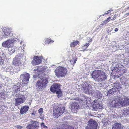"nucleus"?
<instances>
[{"mask_svg":"<svg viewBox=\"0 0 129 129\" xmlns=\"http://www.w3.org/2000/svg\"><path fill=\"white\" fill-rule=\"evenodd\" d=\"M92 76L94 80L99 82L104 81L107 78L105 72L100 70L94 71L92 73Z\"/></svg>","mask_w":129,"mask_h":129,"instance_id":"obj_1","label":"nucleus"},{"mask_svg":"<svg viewBox=\"0 0 129 129\" xmlns=\"http://www.w3.org/2000/svg\"><path fill=\"white\" fill-rule=\"evenodd\" d=\"M16 41L14 39H11L4 42L2 43L3 47L8 48V53L10 54H12L15 51V47H12L13 44ZM16 50L15 51H16Z\"/></svg>","mask_w":129,"mask_h":129,"instance_id":"obj_2","label":"nucleus"},{"mask_svg":"<svg viewBox=\"0 0 129 129\" xmlns=\"http://www.w3.org/2000/svg\"><path fill=\"white\" fill-rule=\"evenodd\" d=\"M40 79L36 84V87L39 90H41L45 87L48 82L47 79L45 77H40Z\"/></svg>","mask_w":129,"mask_h":129,"instance_id":"obj_3","label":"nucleus"},{"mask_svg":"<svg viewBox=\"0 0 129 129\" xmlns=\"http://www.w3.org/2000/svg\"><path fill=\"white\" fill-rule=\"evenodd\" d=\"M67 73V68L64 67H58L55 71V73L58 77H63L65 76Z\"/></svg>","mask_w":129,"mask_h":129,"instance_id":"obj_4","label":"nucleus"},{"mask_svg":"<svg viewBox=\"0 0 129 129\" xmlns=\"http://www.w3.org/2000/svg\"><path fill=\"white\" fill-rule=\"evenodd\" d=\"M47 69L46 66H41L39 67L37 69H34V71L36 74L34 75L33 77L34 78H39L41 77H42L44 76L43 73L45 71L47 72L46 70Z\"/></svg>","mask_w":129,"mask_h":129,"instance_id":"obj_5","label":"nucleus"},{"mask_svg":"<svg viewBox=\"0 0 129 129\" xmlns=\"http://www.w3.org/2000/svg\"><path fill=\"white\" fill-rule=\"evenodd\" d=\"M122 99L123 97L120 95L115 96L111 102V105L113 107H120V101Z\"/></svg>","mask_w":129,"mask_h":129,"instance_id":"obj_6","label":"nucleus"},{"mask_svg":"<svg viewBox=\"0 0 129 129\" xmlns=\"http://www.w3.org/2000/svg\"><path fill=\"white\" fill-rule=\"evenodd\" d=\"M60 88V85L57 83H55L51 86L50 89L51 91L53 92H55L56 91V93L57 94V97L59 98L62 95V92L61 90L59 89Z\"/></svg>","mask_w":129,"mask_h":129,"instance_id":"obj_7","label":"nucleus"},{"mask_svg":"<svg viewBox=\"0 0 129 129\" xmlns=\"http://www.w3.org/2000/svg\"><path fill=\"white\" fill-rule=\"evenodd\" d=\"M65 107L63 106L58 107L57 109H54L53 110V114L55 118H57L64 112Z\"/></svg>","mask_w":129,"mask_h":129,"instance_id":"obj_8","label":"nucleus"},{"mask_svg":"<svg viewBox=\"0 0 129 129\" xmlns=\"http://www.w3.org/2000/svg\"><path fill=\"white\" fill-rule=\"evenodd\" d=\"M97 124L96 121L93 119H91L88 122L86 127V129H96Z\"/></svg>","mask_w":129,"mask_h":129,"instance_id":"obj_9","label":"nucleus"},{"mask_svg":"<svg viewBox=\"0 0 129 129\" xmlns=\"http://www.w3.org/2000/svg\"><path fill=\"white\" fill-rule=\"evenodd\" d=\"M43 58L42 56H35L31 62L32 64L33 65H36L40 64L42 62Z\"/></svg>","mask_w":129,"mask_h":129,"instance_id":"obj_10","label":"nucleus"},{"mask_svg":"<svg viewBox=\"0 0 129 129\" xmlns=\"http://www.w3.org/2000/svg\"><path fill=\"white\" fill-rule=\"evenodd\" d=\"M29 75L26 73L24 74H21L20 76V78L22 81L23 83L26 84L28 83L30 78Z\"/></svg>","mask_w":129,"mask_h":129,"instance_id":"obj_11","label":"nucleus"},{"mask_svg":"<svg viewBox=\"0 0 129 129\" xmlns=\"http://www.w3.org/2000/svg\"><path fill=\"white\" fill-rule=\"evenodd\" d=\"M26 99L23 95H20L18 98L15 99L16 103L15 105L17 106L20 104L24 103Z\"/></svg>","mask_w":129,"mask_h":129,"instance_id":"obj_12","label":"nucleus"},{"mask_svg":"<svg viewBox=\"0 0 129 129\" xmlns=\"http://www.w3.org/2000/svg\"><path fill=\"white\" fill-rule=\"evenodd\" d=\"M85 86L83 87V91L86 93H90L91 94H93L92 91V87H91L87 83H85Z\"/></svg>","mask_w":129,"mask_h":129,"instance_id":"obj_13","label":"nucleus"},{"mask_svg":"<svg viewBox=\"0 0 129 129\" xmlns=\"http://www.w3.org/2000/svg\"><path fill=\"white\" fill-rule=\"evenodd\" d=\"M31 123L29 124L26 126L28 129L31 128L35 129L39 125V122L36 121L31 120Z\"/></svg>","mask_w":129,"mask_h":129,"instance_id":"obj_14","label":"nucleus"},{"mask_svg":"<svg viewBox=\"0 0 129 129\" xmlns=\"http://www.w3.org/2000/svg\"><path fill=\"white\" fill-rule=\"evenodd\" d=\"M119 84L115 85L114 87L112 89H110L108 91L109 93L112 94H114L115 92L117 91H119V90L121 88V87L120 86Z\"/></svg>","mask_w":129,"mask_h":129,"instance_id":"obj_15","label":"nucleus"},{"mask_svg":"<svg viewBox=\"0 0 129 129\" xmlns=\"http://www.w3.org/2000/svg\"><path fill=\"white\" fill-rule=\"evenodd\" d=\"M121 107L126 106L129 104V99L127 98H124L121 101Z\"/></svg>","mask_w":129,"mask_h":129,"instance_id":"obj_16","label":"nucleus"},{"mask_svg":"<svg viewBox=\"0 0 129 129\" xmlns=\"http://www.w3.org/2000/svg\"><path fill=\"white\" fill-rule=\"evenodd\" d=\"M4 34L5 36H12L13 32L12 30L10 28H7L5 29L4 31Z\"/></svg>","mask_w":129,"mask_h":129,"instance_id":"obj_17","label":"nucleus"},{"mask_svg":"<svg viewBox=\"0 0 129 129\" xmlns=\"http://www.w3.org/2000/svg\"><path fill=\"white\" fill-rule=\"evenodd\" d=\"M79 108L78 104L76 102H73L72 104L71 108L73 112H76Z\"/></svg>","mask_w":129,"mask_h":129,"instance_id":"obj_18","label":"nucleus"},{"mask_svg":"<svg viewBox=\"0 0 129 129\" xmlns=\"http://www.w3.org/2000/svg\"><path fill=\"white\" fill-rule=\"evenodd\" d=\"M123 126L119 123H116L112 126V129H124Z\"/></svg>","mask_w":129,"mask_h":129,"instance_id":"obj_19","label":"nucleus"},{"mask_svg":"<svg viewBox=\"0 0 129 129\" xmlns=\"http://www.w3.org/2000/svg\"><path fill=\"white\" fill-rule=\"evenodd\" d=\"M21 61L17 58L15 57L13 59L12 62L13 64L15 66H17L20 65L21 63Z\"/></svg>","mask_w":129,"mask_h":129,"instance_id":"obj_20","label":"nucleus"},{"mask_svg":"<svg viewBox=\"0 0 129 129\" xmlns=\"http://www.w3.org/2000/svg\"><path fill=\"white\" fill-rule=\"evenodd\" d=\"M92 92L93 94H94V96L97 97L99 99H100L102 96V95L100 92L97 90H95L94 91L93 90Z\"/></svg>","mask_w":129,"mask_h":129,"instance_id":"obj_21","label":"nucleus"},{"mask_svg":"<svg viewBox=\"0 0 129 129\" xmlns=\"http://www.w3.org/2000/svg\"><path fill=\"white\" fill-rule=\"evenodd\" d=\"M29 109V107L27 106H24L21 107L20 110L21 114H23L25 113Z\"/></svg>","mask_w":129,"mask_h":129,"instance_id":"obj_22","label":"nucleus"},{"mask_svg":"<svg viewBox=\"0 0 129 129\" xmlns=\"http://www.w3.org/2000/svg\"><path fill=\"white\" fill-rule=\"evenodd\" d=\"M72 58L70 60L69 63V64H70L71 65L73 66L77 61V56H72Z\"/></svg>","mask_w":129,"mask_h":129,"instance_id":"obj_23","label":"nucleus"},{"mask_svg":"<svg viewBox=\"0 0 129 129\" xmlns=\"http://www.w3.org/2000/svg\"><path fill=\"white\" fill-rule=\"evenodd\" d=\"M43 109L41 108L39 109L38 113L39 114V117L41 119H44V115L43 114Z\"/></svg>","mask_w":129,"mask_h":129,"instance_id":"obj_24","label":"nucleus"},{"mask_svg":"<svg viewBox=\"0 0 129 129\" xmlns=\"http://www.w3.org/2000/svg\"><path fill=\"white\" fill-rule=\"evenodd\" d=\"M16 58L18 59L20 61H21L23 57H25L24 53H20L18 54L16 56Z\"/></svg>","mask_w":129,"mask_h":129,"instance_id":"obj_25","label":"nucleus"},{"mask_svg":"<svg viewBox=\"0 0 129 129\" xmlns=\"http://www.w3.org/2000/svg\"><path fill=\"white\" fill-rule=\"evenodd\" d=\"M68 125L66 124L60 125L59 126L56 127L57 129H62V128H67Z\"/></svg>","mask_w":129,"mask_h":129,"instance_id":"obj_26","label":"nucleus"},{"mask_svg":"<svg viewBox=\"0 0 129 129\" xmlns=\"http://www.w3.org/2000/svg\"><path fill=\"white\" fill-rule=\"evenodd\" d=\"M20 87L19 85H15L13 88V90L17 92L20 90Z\"/></svg>","mask_w":129,"mask_h":129,"instance_id":"obj_27","label":"nucleus"},{"mask_svg":"<svg viewBox=\"0 0 129 129\" xmlns=\"http://www.w3.org/2000/svg\"><path fill=\"white\" fill-rule=\"evenodd\" d=\"M54 42L53 40L49 39L48 38L45 39L44 41V43H43V44H49L50 42Z\"/></svg>","mask_w":129,"mask_h":129,"instance_id":"obj_28","label":"nucleus"},{"mask_svg":"<svg viewBox=\"0 0 129 129\" xmlns=\"http://www.w3.org/2000/svg\"><path fill=\"white\" fill-rule=\"evenodd\" d=\"M78 43L79 42L78 41L74 40L71 43L70 46L71 47H75V46L77 45Z\"/></svg>","mask_w":129,"mask_h":129,"instance_id":"obj_29","label":"nucleus"},{"mask_svg":"<svg viewBox=\"0 0 129 129\" xmlns=\"http://www.w3.org/2000/svg\"><path fill=\"white\" fill-rule=\"evenodd\" d=\"M24 44L23 45V46H20L19 47L18 49V52L20 53H24L23 49L24 48Z\"/></svg>","mask_w":129,"mask_h":129,"instance_id":"obj_30","label":"nucleus"},{"mask_svg":"<svg viewBox=\"0 0 129 129\" xmlns=\"http://www.w3.org/2000/svg\"><path fill=\"white\" fill-rule=\"evenodd\" d=\"M99 106L98 105V104H94L93 106V108L95 110H96L99 109Z\"/></svg>","mask_w":129,"mask_h":129,"instance_id":"obj_31","label":"nucleus"},{"mask_svg":"<svg viewBox=\"0 0 129 129\" xmlns=\"http://www.w3.org/2000/svg\"><path fill=\"white\" fill-rule=\"evenodd\" d=\"M124 114L126 115L129 114V108L126 109V110H125L123 112Z\"/></svg>","mask_w":129,"mask_h":129,"instance_id":"obj_32","label":"nucleus"},{"mask_svg":"<svg viewBox=\"0 0 129 129\" xmlns=\"http://www.w3.org/2000/svg\"><path fill=\"white\" fill-rule=\"evenodd\" d=\"M5 94L4 92L0 93V97L4 99L5 98Z\"/></svg>","mask_w":129,"mask_h":129,"instance_id":"obj_33","label":"nucleus"},{"mask_svg":"<svg viewBox=\"0 0 129 129\" xmlns=\"http://www.w3.org/2000/svg\"><path fill=\"white\" fill-rule=\"evenodd\" d=\"M41 126L42 127L44 128H46L47 126L45 125V124L44 123H41Z\"/></svg>","mask_w":129,"mask_h":129,"instance_id":"obj_34","label":"nucleus"},{"mask_svg":"<svg viewBox=\"0 0 129 129\" xmlns=\"http://www.w3.org/2000/svg\"><path fill=\"white\" fill-rule=\"evenodd\" d=\"M89 44L88 43H87L85 44H84V45L83 46V47H86V48L88 47L89 46Z\"/></svg>","mask_w":129,"mask_h":129,"instance_id":"obj_35","label":"nucleus"},{"mask_svg":"<svg viewBox=\"0 0 129 129\" xmlns=\"http://www.w3.org/2000/svg\"><path fill=\"white\" fill-rule=\"evenodd\" d=\"M4 63V60L2 59V58L0 57V65Z\"/></svg>","mask_w":129,"mask_h":129,"instance_id":"obj_36","label":"nucleus"},{"mask_svg":"<svg viewBox=\"0 0 129 129\" xmlns=\"http://www.w3.org/2000/svg\"><path fill=\"white\" fill-rule=\"evenodd\" d=\"M62 129H74V128L73 127L68 125V127H67V128H62Z\"/></svg>","mask_w":129,"mask_h":129,"instance_id":"obj_37","label":"nucleus"},{"mask_svg":"<svg viewBox=\"0 0 129 129\" xmlns=\"http://www.w3.org/2000/svg\"><path fill=\"white\" fill-rule=\"evenodd\" d=\"M99 106V109H102L103 107V105L102 104H98Z\"/></svg>","mask_w":129,"mask_h":129,"instance_id":"obj_38","label":"nucleus"},{"mask_svg":"<svg viewBox=\"0 0 129 129\" xmlns=\"http://www.w3.org/2000/svg\"><path fill=\"white\" fill-rule=\"evenodd\" d=\"M110 18V17H108L107 18V19L106 20H105V21H106V23H108L109 21Z\"/></svg>","mask_w":129,"mask_h":129,"instance_id":"obj_39","label":"nucleus"},{"mask_svg":"<svg viewBox=\"0 0 129 129\" xmlns=\"http://www.w3.org/2000/svg\"><path fill=\"white\" fill-rule=\"evenodd\" d=\"M111 12L110 10H109L108 11H107V12H106L105 13V14H108L109 13H110Z\"/></svg>","mask_w":129,"mask_h":129,"instance_id":"obj_40","label":"nucleus"},{"mask_svg":"<svg viewBox=\"0 0 129 129\" xmlns=\"http://www.w3.org/2000/svg\"><path fill=\"white\" fill-rule=\"evenodd\" d=\"M115 16L114 15L113 17H111V20H113L114 19H115Z\"/></svg>","mask_w":129,"mask_h":129,"instance_id":"obj_41","label":"nucleus"},{"mask_svg":"<svg viewBox=\"0 0 129 129\" xmlns=\"http://www.w3.org/2000/svg\"><path fill=\"white\" fill-rule=\"evenodd\" d=\"M17 127L18 129H21L22 128V127L18 125L17 126Z\"/></svg>","mask_w":129,"mask_h":129,"instance_id":"obj_42","label":"nucleus"},{"mask_svg":"<svg viewBox=\"0 0 129 129\" xmlns=\"http://www.w3.org/2000/svg\"><path fill=\"white\" fill-rule=\"evenodd\" d=\"M106 21H104L102 22V24L103 25V24H105L106 23Z\"/></svg>","mask_w":129,"mask_h":129,"instance_id":"obj_43","label":"nucleus"},{"mask_svg":"<svg viewBox=\"0 0 129 129\" xmlns=\"http://www.w3.org/2000/svg\"><path fill=\"white\" fill-rule=\"evenodd\" d=\"M88 39L89 40V42H91L92 41V39L91 38H88Z\"/></svg>","mask_w":129,"mask_h":129,"instance_id":"obj_44","label":"nucleus"},{"mask_svg":"<svg viewBox=\"0 0 129 129\" xmlns=\"http://www.w3.org/2000/svg\"><path fill=\"white\" fill-rule=\"evenodd\" d=\"M118 29L117 28H115V29L114 30L115 31H118Z\"/></svg>","mask_w":129,"mask_h":129,"instance_id":"obj_45","label":"nucleus"},{"mask_svg":"<svg viewBox=\"0 0 129 129\" xmlns=\"http://www.w3.org/2000/svg\"><path fill=\"white\" fill-rule=\"evenodd\" d=\"M31 114H32L33 115H35V113H34V112L32 113H31Z\"/></svg>","mask_w":129,"mask_h":129,"instance_id":"obj_46","label":"nucleus"},{"mask_svg":"<svg viewBox=\"0 0 129 129\" xmlns=\"http://www.w3.org/2000/svg\"><path fill=\"white\" fill-rule=\"evenodd\" d=\"M106 15V14H105V13H104V14H103V15H100V17H101V16H102V15L104 16V15Z\"/></svg>","mask_w":129,"mask_h":129,"instance_id":"obj_47","label":"nucleus"},{"mask_svg":"<svg viewBox=\"0 0 129 129\" xmlns=\"http://www.w3.org/2000/svg\"><path fill=\"white\" fill-rule=\"evenodd\" d=\"M126 15H127V16H128L129 15V12L128 13H126Z\"/></svg>","mask_w":129,"mask_h":129,"instance_id":"obj_48","label":"nucleus"},{"mask_svg":"<svg viewBox=\"0 0 129 129\" xmlns=\"http://www.w3.org/2000/svg\"><path fill=\"white\" fill-rule=\"evenodd\" d=\"M102 25H103V24H100V27L102 26Z\"/></svg>","mask_w":129,"mask_h":129,"instance_id":"obj_49","label":"nucleus"},{"mask_svg":"<svg viewBox=\"0 0 129 129\" xmlns=\"http://www.w3.org/2000/svg\"><path fill=\"white\" fill-rule=\"evenodd\" d=\"M110 10V12H111L112 11H113V10Z\"/></svg>","mask_w":129,"mask_h":129,"instance_id":"obj_50","label":"nucleus"},{"mask_svg":"<svg viewBox=\"0 0 129 129\" xmlns=\"http://www.w3.org/2000/svg\"><path fill=\"white\" fill-rule=\"evenodd\" d=\"M22 42H21L20 43V44H22Z\"/></svg>","mask_w":129,"mask_h":129,"instance_id":"obj_51","label":"nucleus"},{"mask_svg":"<svg viewBox=\"0 0 129 129\" xmlns=\"http://www.w3.org/2000/svg\"><path fill=\"white\" fill-rule=\"evenodd\" d=\"M128 9H129V7H128Z\"/></svg>","mask_w":129,"mask_h":129,"instance_id":"obj_52","label":"nucleus"},{"mask_svg":"<svg viewBox=\"0 0 129 129\" xmlns=\"http://www.w3.org/2000/svg\"><path fill=\"white\" fill-rule=\"evenodd\" d=\"M84 98H85V96H84Z\"/></svg>","mask_w":129,"mask_h":129,"instance_id":"obj_53","label":"nucleus"}]
</instances>
